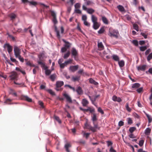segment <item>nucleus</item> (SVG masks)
<instances>
[{
	"instance_id": "nucleus-1",
	"label": "nucleus",
	"mask_w": 152,
	"mask_h": 152,
	"mask_svg": "<svg viewBox=\"0 0 152 152\" xmlns=\"http://www.w3.org/2000/svg\"><path fill=\"white\" fill-rule=\"evenodd\" d=\"M38 59L37 60L38 64L40 65L41 67L44 66L45 65V60L44 58L45 57V54L43 53H40L38 56Z\"/></svg>"
},
{
	"instance_id": "nucleus-2",
	"label": "nucleus",
	"mask_w": 152,
	"mask_h": 152,
	"mask_svg": "<svg viewBox=\"0 0 152 152\" xmlns=\"http://www.w3.org/2000/svg\"><path fill=\"white\" fill-rule=\"evenodd\" d=\"M64 84V83L63 81H57L56 84V87L55 88V90L57 91H62L63 90V88L61 87L63 86Z\"/></svg>"
},
{
	"instance_id": "nucleus-3",
	"label": "nucleus",
	"mask_w": 152,
	"mask_h": 152,
	"mask_svg": "<svg viewBox=\"0 0 152 152\" xmlns=\"http://www.w3.org/2000/svg\"><path fill=\"white\" fill-rule=\"evenodd\" d=\"M50 12L51 15L53 17L52 21L54 24H56L58 23V21L56 18V15L54 11L50 10Z\"/></svg>"
},
{
	"instance_id": "nucleus-4",
	"label": "nucleus",
	"mask_w": 152,
	"mask_h": 152,
	"mask_svg": "<svg viewBox=\"0 0 152 152\" xmlns=\"http://www.w3.org/2000/svg\"><path fill=\"white\" fill-rule=\"evenodd\" d=\"M132 43L135 46H137L138 44L141 45H142V40L140 41L138 43V41L136 40H134L132 41ZM140 50L141 51H142V46L140 47Z\"/></svg>"
},
{
	"instance_id": "nucleus-5",
	"label": "nucleus",
	"mask_w": 152,
	"mask_h": 152,
	"mask_svg": "<svg viewBox=\"0 0 152 152\" xmlns=\"http://www.w3.org/2000/svg\"><path fill=\"white\" fill-rule=\"evenodd\" d=\"M14 50V54L16 57H17L18 56L20 55L21 53L20 50L18 47L15 46Z\"/></svg>"
},
{
	"instance_id": "nucleus-6",
	"label": "nucleus",
	"mask_w": 152,
	"mask_h": 152,
	"mask_svg": "<svg viewBox=\"0 0 152 152\" xmlns=\"http://www.w3.org/2000/svg\"><path fill=\"white\" fill-rule=\"evenodd\" d=\"M4 48H7V51L9 54H10L12 52L13 49L12 47L8 43L5 44L4 45Z\"/></svg>"
},
{
	"instance_id": "nucleus-7",
	"label": "nucleus",
	"mask_w": 152,
	"mask_h": 152,
	"mask_svg": "<svg viewBox=\"0 0 152 152\" xmlns=\"http://www.w3.org/2000/svg\"><path fill=\"white\" fill-rule=\"evenodd\" d=\"M118 31H117L114 30L113 32H111L110 31L108 35L111 37L113 36L117 38L118 36Z\"/></svg>"
},
{
	"instance_id": "nucleus-8",
	"label": "nucleus",
	"mask_w": 152,
	"mask_h": 152,
	"mask_svg": "<svg viewBox=\"0 0 152 152\" xmlns=\"http://www.w3.org/2000/svg\"><path fill=\"white\" fill-rule=\"evenodd\" d=\"M9 17L10 18V20L12 21V22H14L16 18H17V15L16 14L13 13L10 14L9 15Z\"/></svg>"
},
{
	"instance_id": "nucleus-9",
	"label": "nucleus",
	"mask_w": 152,
	"mask_h": 152,
	"mask_svg": "<svg viewBox=\"0 0 152 152\" xmlns=\"http://www.w3.org/2000/svg\"><path fill=\"white\" fill-rule=\"evenodd\" d=\"M71 54L76 59V58L77 56L78 55V52L74 48H72L71 50Z\"/></svg>"
},
{
	"instance_id": "nucleus-10",
	"label": "nucleus",
	"mask_w": 152,
	"mask_h": 152,
	"mask_svg": "<svg viewBox=\"0 0 152 152\" xmlns=\"http://www.w3.org/2000/svg\"><path fill=\"white\" fill-rule=\"evenodd\" d=\"M20 99L23 100H26L28 102H32V99L30 98L27 96L22 95L20 97Z\"/></svg>"
},
{
	"instance_id": "nucleus-11",
	"label": "nucleus",
	"mask_w": 152,
	"mask_h": 152,
	"mask_svg": "<svg viewBox=\"0 0 152 152\" xmlns=\"http://www.w3.org/2000/svg\"><path fill=\"white\" fill-rule=\"evenodd\" d=\"M42 69H44L45 70V74L46 75H50L51 71L50 69H48V67L46 66L45 65L44 66H42Z\"/></svg>"
},
{
	"instance_id": "nucleus-12",
	"label": "nucleus",
	"mask_w": 152,
	"mask_h": 152,
	"mask_svg": "<svg viewBox=\"0 0 152 152\" xmlns=\"http://www.w3.org/2000/svg\"><path fill=\"white\" fill-rule=\"evenodd\" d=\"M63 96L66 99V101L70 103L72 102V101L70 97L67 94L65 93L63 94Z\"/></svg>"
},
{
	"instance_id": "nucleus-13",
	"label": "nucleus",
	"mask_w": 152,
	"mask_h": 152,
	"mask_svg": "<svg viewBox=\"0 0 152 152\" xmlns=\"http://www.w3.org/2000/svg\"><path fill=\"white\" fill-rule=\"evenodd\" d=\"M78 68L79 66L78 65L71 66L69 67V69L72 72H75L78 69Z\"/></svg>"
},
{
	"instance_id": "nucleus-14",
	"label": "nucleus",
	"mask_w": 152,
	"mask_h": 152,
	"mask_svg": "<svg viewBox=\"0 0 152 152\" xmlns=\"http://www.w3.org/2000/svg\"><path fill=\"white\" fill-rule=\"evenodd\" d=\"M10 77L11 80H14L17 78V74L15 72H12L11 73V75L10 76Z\"/></svg>"
},
{
	"instance_id": "nucleus-15",
	"label": "nucleus",
	"mask_w": 152,
	"mask_h": 152,
	"mask_svg": "<svg viewBox=\"0 0 152 152\" xmlns=\"http://www.w3.org/2000/svg\"><path fill=\"white\" fill-rule=\"evenodd\" d=\"M112 100L115 102H119L122 101V99L121 98L118 97L115 95H114L113 96Z\"/></svg>"
},
{
	"instance_id": "nucleus-16",
	"label": "nucleus",
	"mask_w": 152,
	"mask_h": 152,
	"mask_svg": "<svg viewBox=\"0 0 152 152\" xmlns=\"http://www.w3.org/2000/svg\"><path fill=\"white\" fill-rule=\"evenodd\" d=\"M71 144L70 143H67L65 145L64 147L67 152H70V151L69 150V148L71 147Z\"/></svg>"
},
{
	"instance_id": "nucleus-17",
	"label": "nucleus",
	"mask_w": 152,
	"mask_h": 152,
	"mask_svg": "<svg viewBox=\"0 0 152 152\" xmlns=\"http://www.w3.org/2000/svg\"><path fill=\"white\" fill-rule=\"evenodd\" d=\"M63 42L65 43L64 45V47L67 48V49H69L71 46V44L68 42H66L65 40L64 39L62 40Z\"/></svg>"
},
{
	"instance_id": "nucleus-18",
	"label": "nucleus",
	"mask_w": 152,
	"mask_h": 152,
	"mask_svg": "<svg viewBox=\"0 0 152 152\" xmlns=\"http://www.w3.org/2000/svg\"><path fill=\"white\" fill-rule=\"evenodd\" d=\"M98 47L99 50H103L104 49V46L102 42H98Z\"/></svg>"
},
{
	"instance_id": "nucleus-19",
	"label": "nucleus",
	"mask_w": 152,
	"mask_h": 152,
	"mask_svg": "<svg viewBox=\"0 0 152 152\" xmlns=\"http://www.w3.org/2000/svg\"><path fill=\"white\" fill-rule=\"evenodd\" d=\"M82 103L83 106L86 107L88 104L89 102L87 100L85 99H82Z\"/></svg>"
},
{
	"instance_id": "nucleus-20",
	"label": "nucleus",
	"mask_w": 152,
	"mask_h": 152,
	"mask_svg": "<svg viewBox=\"0 0 152 152\" xmlns=\"http://www.w3.org/2000/svg\"><path fill=\"white\" fill-rule=\"evenodd\" d=\"M143 112L145 113L147 117V118L148 120V122L149 123L151 122L152 121V118L151 116L148 114L146 113L145 111H143Z\"/></svg>"
},
{
	"instance_id": "nucleus-21",
	"label": "nucleus",
	"mask_w": 152,
	"mask_h": 152,
	"mask_svg": "<svg viewBox=\"0 0 152 152\" xmlns=\"http://www.w3.org/2000/svg\"><path fill=\"white\" fill-rule=\"evenodd\" d=\"M117 8L121 12H123L125 11V9L124 7L122 5H119L118 6Z\"/></svg>"
},
{
	"instance_id": "nucleus-22",
	"label": "nucleus",
	"mask_w": 152,
	"mask_h": 152,
	"mask_svg": "<svg viewBox=\"0 0 152 152\" xmlns=\"http://www.w3.org/2000/svg\"><path fill=\"white\" fill-rule=\"evenodd\" d=\"M92 120L93 122H95V121H96L97 120V118L96 116V114L94 113L93 114V116H91Z\"/></svg>"
},
{
	"instance_id": "nucleus-23",
	"label": "nucleus",
	"mask_w": 152,
	"mask_h": 152,
	"mask_svg": "<svg viewBox=\"0 0 152 152\" xmlns=\"http://www.w3.org/2000/svg\"><path fill=\"white\" fill-rule=\"evenodd\" d=\"M89 82L93 84L96 86L98 84V83L96 82L92 78H90Z\"/></svg>"
},
{
	"instance_id": "nucleus-24",
	"label": "nucleus",
	"mask_w": 152,
	"mask_h": 152,
	"mask_svg": "<svg viewBox=\"0 0 152 152\" xmlns=\"http://www.w3.org/2000/svg\"><path fill=\"white\" fill-rule=\"evenodd\" d=\"M147 45H144V44L145 43V41H143V51L146 50L149 47V44L147 41Z\"/></svg>"
},
{
	"instance_id": "nucleus-25",
	"label": "nucleus",
	"mask_w": 152,
	"mask_h": 152,
	"mask_svg": "<svg viewBox=\"0 0 152 152\" xmlns=\"http://www.w3.org/2000/svg\"><path fill=\"white\" fill-rule=\"evenodd\" d=\"M100 25L97 22L93 23V27L94 29L96 30L99 27Z\"/></svg>"
},
{
	"instance_id": "nucleus-26",
	"label": "nucleus",
	"mask_w": 152,
	"mask_h": 152,
	"mask_svg": "<svg viewBox=\"0 0 152 152\" xmlns=\"http://www.w3.org/2000/svg\"><path fill=\"white\" fill-rule=\"evenodd\" d=\"M140 86L139 83H136L132 85V88H137L140 87Z\"/></svg>"
},
{
	"instance_id": "nucleus-27",
	"label": "nucleus",
	"mask_w": 152,
	"mask_h": 152,
	"mask_svg": "<svg viewBox=\"0 0 152 152\" xmlns=\"http://www.w3.org/2000/svg\"><path fill=\"white\" fill-rule=\"evenodd\" d=\"M91 20L93 23L97 22V18L96 17L93 15L91 16Z\"/></svg>"
},
{
	"instance_id": "nucleus-28",
	"label": "nucleus",
	"mask_w": 152,
	"mask_h": 152,
	"mask_svg": "<svg viewBox=\"0 0 152 152\" xmlns=\"http://www.w3.org/2000/svg\"><path fill=\"white\" fill-rule=\"evenodd\" d=\"M118 64L120 67H123L125 65V62L124 60H121L118 61Z\"/></svg>"
},
{
	"instance_id": "nucleus-29",
	"label": "nucleus",
	"mask_w": 152,
	"mask_h": 152,
	"mask_svg": "<svg viewBox=\"0 0 152 152\" xmlns=\"http://www.w3.org/2000/svg\"><path fill=\"white\" fill-rule=\"evenodd\" d=\"M113 59L115 61H118L119 60V57L117 55H113L112 56Z\"/></svg>"
},
{
	"instance_id": "nucleus-30",
	"label": "nucleus",
	"mask_w": 152,
	"mask_h": 152,
	"mask_svg": "<svg viewBox=\"0 0 152 152\" xmlns=\"http://www.w3.org/2000/svg\"><path fill=\"white\" fill-rule=\"evenodd\" d=\"M76 91L79 94H81L83 93V91L81 87L79 86L77 87Z\"/></svg>"
},
{
	"instance_id": "nucleus-31",
	"label": "nucleus",
	"mask_w": 152,
	"mask_h": 152,
	"mask_svg": "<svg viewBox=\"0 0 152 152\" xmlns=\"http://www.w3.org/2000/svg\"><path fill=\"white\" fill-rule=\"evenodd\" d=\"M70 55V52L69 51H67L66 53H65L63 57L64 59H67L69 56Z\"/></svg>"
},
{
	"instance_id": "nucleus-32",
	"label": "nucleus",
	"mask_w": 152,
	"mask_h": 152,
	"mask_svg": "<svg viewBox=\"0 0 152 152\" xmlns=\"http://www.w3.org/2000/svg\"><path fill=\"white\" fill-rule=\"evenodd\" d=\"M151 129L148 127L146 129L145 131V133L146 135H149L151 132Z\"/></svg>"
},
{
	"instance_id": "nucleus-33",
	"label": "nucleus",
	"mask_w": 152,
	"mask_h": 152,
	"mask_svg": "<svg viewBox=\"0 0 152 152\" xmlns=\"http://www.w3.org/2000/svg\"><path fill=\"white\" fill-rule=\"evenodd\" d=\"M26 64L27 66H29L30 67H34L35 66V65L32 63L30 61H28L26 63Z\"/></svg>"
},
{
	"instance_id": "nucleus-34",
	"label": "nucleus",
	"mask_w": 152,
	"mask_h": 152,
	"mask_svg": "<svg viewBox=\"0 0 152 152\" xmlns=\"http://www.w3.org/2000/svg\"><path fill=\"white\" fill-rule=\"evenodd\" d=\"M55 32L56 33L57 37L58 38L60 39V35L59 34V31L58 30L56 27H55Z\"/></svg>"
},
{
	"instance_id": "nucleus-35",
	"label": "nucleus",
	"mask_w": 152,
	"mask_h": 152,
	"mask_svg": "<svg viewBox=\"0 0 152 152\" xmlns=\"http://www.w3.org/2000/svg\"><path fill=\"white\" fill-rule=\"evenodd\" d=\"M94 11V10L92 8L88 9L87 10V12L89 14H92Z\"/></svg>"
},
{
	"instance_id": "nucleus-36",
	"label": "nucleus",
	"mask_w": 152,
	"mask_h": 152,
	"mask_svg": "<svg viewBox=\"0 0 152 152\" xmlns=\"http://www.w3.org/2000/svg\"><path fill=\"white\" fill-rule=\"evenodd\" d=\"M80 77L79 76L72 77V80L74 81H78L79 80Z\"/></svg>"
},
{
	"instance_id": "nucleus-37",
	"label": "nucleus",
	"mask_w": 152,
	"mask_h": 152,
	"mask_svg": "<svg viewBox=\"0 0 152 152\" xmlns=\"http://www.w3.org/2000/svg\"><path fill=\"white\" fill-rule=\"evenodd\" d=\"M72 60L71 59H69L68 60L65 61V64L66 65V66L68 64L72 63Z\"/></svg>"
},
{
	"instance_id": "nucleus-38",
	"label": "nucleus",
	"mask_w": 152,
	"mask_h": 152,
	"mask_svg": "<svg viewBox=\"0 0 152 152\" xmlns=\"http://www.w3.org/2000/svg\"><path fill=\"white\" fill-rule=\"evenodd\" d=\"M56 77V75L55 74H53L50 75V78L52 81H54Z\"/></svg>"
},
{
	"instance_id": "nucleus-39",
	"label": "nucleus",
	"mask_w": 152,
	"mask_h": 152,
	"mask_svg": "<svg viewBox=\"0 0 152 152\" xmlns=\"http://www.w3.org/2000/svg\"><path fill=\"white\" fill-rule=\"evenodd\" d=\"M54 118L56 121H57L59 124H61V120L59 118V117L56 116H54Z\"/></svg>"
},
{
	"instance_id": "nucleus-40",
	"label": "nucleus",
	"mask_w": 152,
	"mask_h": 152,
	"mask_svg": "<svg viewBox=\"0 0 152 152\" xmlns=\"http://www.w3.org/2000/svg\"><path fill=\"white\" fill-rule=\"evenodd\" d=\"M126 108L128 111L129 112H131V109L129 107V103H127L126 104Z\"/></svg>"
},
{
	"instance_id": "nucleus-41",
	"label": "nucleus",
	"mask_w": 152,
	"mask_h": 152,
	"mask_svg": "<svg viewBox=\"0 0 152 152\" xmlns=\"http://www.w3.org/2000/svg\"><path fill=\"white\" fill-rule=\"evenodd\" d=\"M28 3L30 5H34L36 6L37 4V3L35 1H29Z\"/></svg>"
},
{
	"instance_id": "nucleus-42",
	"label": "nucleus",
	"mask_w": 152,
	"mask_h": 152,
	"mask_svg": "<svg viewBox=\"0 0 152 152\" xmlns=\"http://www.w3.org/2000/svg\"><path fill=\"white\" fill-rule=\"evenodd\" d=\"M102 20L103 22L104 23L106 24H108V21H107V20L106 18H105L104 17H102Z\"/></svg>"
},
{
	"instance_id": "nucleus-43",
	"label": "nucleus",
	"mask_w": 152,
	"mask_h": 152,
	"mask_svg": "<svg viewBox=\"0 0 152 152\" xmlns=\"http://www.w3.org/2000/svg\"><path fill=\"white\" fill-rule=\"evenodd\" d=\"M151 59H152V52L149 54L147 57V60L148 61Z\"/></svg>"
},
{
	"instance_id": "nucleus-44",
	"label": "nucleus",
	"mask_w": 152,
	"mask_h": 152,
	"mask_svg": "<svg viewBox=\"0 0 152 152\" xmlns=\"http://www.w3.org/2000/svg\"><path fill=\"white\" fill-rule=\"evenodd\" d=\"M133 27L135 30H136L137 31H138L139 29L138 25L135 23H134L133 24Z\"/></svg>"
},
{
	"instance_id": "nucleus-45",
	"label": "nucleus",
	"mask_w": 152,
	"mask_h": 152,
	"mask_svg": "<svg viewBox=\"0 0 152 152\" xmlns=\"http://www.w3.org/2000/svg\"><path fill=\"white\" fill-rule=\"evenodd\" d=\"M88 97H89L92 103L93 104H94V102L96 100V98H92L90 96H88Z\"/></svg>"
},
{
	"instance_id": "nucleus-46",
	"label": "nucleus",
	"mask_w": 152,
	"mask_h": 152,
	"mask_svg": "<svg viewBox=\"0 0 152 152\" xmlns=\"http://www.w3.org/2000/svg\"><path fill=\"white\" fill-rule=\"evenodd\" d=\"M136 129L135 127H131L129 129V131L131 133H132L136 130Z\"/></svg>"
},
{
	"instance_id": "nucleus-47",
	"label": "nucleus",
	"mask_w": 152,
	"mask_h": 152,
	"mask_svg": "<svg viewBox=\"0 0 152 152\" xmlns=\"http://www.w3.org/2000/svg\"><path fill=\"white\" fill-rule=\"evenodd\" d=\"M17 58H18L20 61L22 62H23L24 61V59L20 55L18 56Z\"/></svg>"
},
{
	"instance_id": "nucleus-48",
	"label": "nucleus",
	"mask_w": 152,
	"mask_h": 152,
	"mask_svg": "<svg viewBox=\"0 0 152 152\" xmlns=\"http://www.w3.org/2000/svg\"><path fill=\"white\" fill-rule=\"evenodd\" d=\"M47 91L50 94L53 95H55V93L53 92L51 89H47Z\"/></svg>"
},
{
	"instance_id": "nucleus-49",
	"label": "nucleus",
	"mask_w": 152,
	"mask_h": 152,
	"mask_svg": "<svg viewBox=\"0 0 152 152\" xmlns=\"http://www.w3.org/2000/svg\"><path fill=\"white\" fill-rule=\"evenodd\" d=\"M104 31V28L102 27L98 31V33L99 34L103 33Z\"/></svg>"
},
{
	"instance_id": "nucleus-50",
	"label": "nucleus",
	"mask_w": 152,
	"mask_h": 152,
	"mask_svg": "<svg viewBox=\"0 0 152 152\" xmlns=\"http://www.w3.org/2000/svg\"><path fill=\"white\" fill-rule=\"evenodd\" d=\"M89 111L90 113H92L95 112V110L94 109H92L90 107H88V111Z\"/></svg>"
},
{
	"instance_id": "nucleus-51",
	"label": "nucleus",
	"mask_w": 152,
	"mask_h": 152,
	"mask_svg": "<svg viewBox=\"0 0 152 152\" xmlns=\"http://www.w3.org/2000/svg\"><path fill=\"white\" fill-rule=\"evenodd\" d=\"M67 48L64 46L61 48V52L62 53H64L67 50Z\"/></svg>"
},
{
	"instance_id": "nucleus-52",
	"label": "nucleus",
	"mask_w": 152,
	"mask_h": 152,
	"mask_svg": "<svg viewBox=\"0 0 152 152\" xmlns=\"http://www.w3.org/2000/svg\"><path fill=\"white\" fill-rule=\"evenodd\" d=\"M127 120L128 124H132L133 123L132 119L130 118H127Z\"/></svg>"
},
{
	"instance_id": "nucleus-53",
	"label": "nucleus",
	"mask_w": 152,
	"mask_h": 152,
	"mask_svg": "<svg viewBox=\"0 0 152 152\" xmlns=\"http://www.w3.org/2000/svg\"><path fill=\"white\" fill-rule=\"evenodd\" d=\"M98 111L100 113L102 114H104V112L100 107H99L98 109Z\"/></svg>"
},
{
	"instance_id": "nucleus-54",
	"label": "nucleus",
	"mask_w": 152,
	"mask_h": 152,
	"mask_svg": "<svg viewBox=\"0 0 152 152\" xmlns=\"http://www.w3.org/2000/svg\"><path fill=\"white\" fill-rule=\"evenodd\" d=\"M72 6H69L67 7V11L69 13H70L72 8Z\"/></svg>"
},
{
	"instance_id": "nucleus-55",
	"label": "nucleus",
	"mask_w": 152,
	"mask_h": 152,
	"mask_svg": "<svg viewBox=\"0 0 152 152\" xmlns=\"http://www.w3.org/2000/svg\"><path fill=\"white\" fill-rule=\"evenodd\" d=\"M80 4L79 3H76L75 5V9H77L80 7Z\"/></svg>"
},
{
	"instance_id": "nucleus-56",
	"label": "nucleus",
	"mask_w": 152,
	"mask_h": 152,
	"mask_svg": "<svg viewBox=\"0 0 152 152\" xmlns=\"http://www.w3.org/2000/svg\"><path fill=\"white\" fill-rule=\"evenodd\" d=\"M89 129L94 132H95L96 131V129L94 127H90Z\"/></svg>"
},
{
	"instance_id": "nucleus-57",
	"label": "nucleus",
	"mask_w": 152,
	"mask_h": 152,
	"mask_svg": "<svg viewBox=\"0 0 152 152\" xmlns=\"http://www.w3.org/2000/svg\"><path fill=\"white\" fill-rule=\"evenodd\" d=\"M87 19V17L86 15H83L82 16V20L83 21H86Z\"/></svg>"
},
{
	"instance_id": "nucleus-58",
	"label": "nucleus",
	"mask_w": 152,
	"mask_h": 152,
	"mask_svg": "<svg viewBox=\"0 0 152 152\" xmlns=\"http://www.w3.org/2000/svg\"><path fill=\"white\" fill-rule=\"evenodd\" d=\"M59 65L60 68L61 69H64V68L65 66H66L64 62V63L61 64H59Z\"/></svg>"
},
{
	"instance_id": "nucleus-59",
	"label": "nucleus",
	"mask_w": 152,
	"mask_h": 152,
	"mask_svg": "<svg viewBox=\"0 0 152 152\" xmlns=\"http://www.w3.org/2000/svg\"><path fill=\"white\" fill-rule=\"evenodd\" d=\"M75 12L76 13L80 14L81 13V11L80 10L78 9H75Z\"/></svg>"
},
{
	"instance_id": "nucleus-60",
	"label": "nucleus",
	"mask_w": 152,
	"mask_h": 152,
	"mask_svg": "<svg viewBox=\"0 0 152 152\" xmlns=\"http://www.w3.org/2000/svg\"><path fill=\"white\" fill-rule=\"evenodd\" d=\"M12 101V99H6L5 101L4 102V103H7L9 104H11L8 103V102H11V101Z\"/></svg>"
},
{
	"instance_id": "nucleus-61",
	"label": "nucleus",
	"mask_w": 152,
	"mask_h": 152,
	"mask_svg": "<svg viewBox=\"0 0 152 152\" xmlns=\"http://www.w3.org/2000/svg\"><path fill=\"white\" fill-rule=\"evenodd\" d=\"M83 23L86 26L89 27L90 26V23H88V22L87 21H83Z\"/></svg>"
},
{
	"instance_id": "nucleus-62",
	"label": "nucleus",
	"mask_w": 152,
	"mask_h": 152,
	"mask_svg": "<svg viewBox=\"0 0 152 152\" xmlns=\"http://www.w3.org/2000/svg\"><path fill=\"white\" fill-rule=\"evenodd\" d=\"M137 70L139 71H142V65H140L137 67Z\"/></svg>"
},
{
	"instance_id": "nucleus-63",
	"label": "nucleus",
	"mask_w": 152,
	"mask_h": 152,
	"mask_svg": "<svg viewBox=\"0 0 152 152\" xmlns=\"http://www.w3.org/2000/svg\"><path fill=\"white\" fill-rule=\"evenodd\" d=\"M151 50L149 48L147 49L145 52V55H148L149 53L151 52Z\"/></svg>"
},
{
	"instance_id": "nucleus-64",
	"label": "nucleus",
	"mask_w": 152,
	"mask_h": 152,
	"mask_svg": "<svg viewBox=\"0 0 152 152\" xmlns=\"http://www.w3.org/2000/svg\"><path fill=\"white\" fill-rule=\"evenodd\" d=\"M133 116L135 118H140V116L136 113H133Z\"/></svg>"
}]
</instances>
